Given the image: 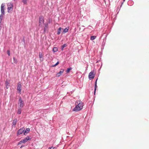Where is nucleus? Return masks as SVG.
Listing matches in <instances>:
<instances>
[{
    "label": "nucleus",
    "instance_id": "6",
    "mask_svg": "<svg viewBox=\"0 0 149 149\" xmlns=\"http://www.w3.org/2000/svg\"><path fill=\"white\" fill-rule=\"evenodd\" d=\"M39 23L40 25V26H42L44 25V18L42 16L40 17H39Z\"/></svg>",
    "mask_w": 149,
    "mask_h": 149
},
{
    "label": "nucleus",
    "instance_id": "25",
    "mask_svg": "<svg viewBox=\"0 0 149 149\" xmlns=\"http://www.w3.org/2000/svg\"><path fill=\"white\" fill-rule=\"evenodd\" d=\"M7 53L9 56H10V51L9 50H7Z\"/></svg>",
    "mask_w": 149,
    "mask_h": 149
},
{
    "label": "nucleus",
    "instance_id": "11",
    "mask_svg": "<svg viewBox=\"0 0 149 149\" xmlns=\"http://www.w3.org/2000/svg\"><path fill=\"white\" fill-rule=\"evenodd\" d=\"M30 131V129L29 128H26L25 130H24V135H26Z\"/></svg>",
    "mask_w": 149,
    "mask_h": 149
},
{
    "label": "nucleus",
    "instance_id": "4",
    "mask_svg": "<svg viewBox=\"0 0 149 149\" xmlns=\"http://www.w3.org/2000/svg\"><path fill=\"white\" fill-rule=\"evenodd\" d=\"M4 6L5 4L4 3H3L2 4L1 6V17H2L3 15H4Z\"/></svg>",
    "mask_w": 149,
    "mask_h": 149
},
{
    "label": "nucleus",
    "instance_id": "10",
    "mask_svg": "<svg viewBox=\"0 0 149 149\" xmlns=\"http://www.w3.org/2000/svg\"><path fill=\"white\" fill-rule=\"evenodd\" d=\"M30 139H31L29 138V137L27 136L26 137L24 138V139L22 140V141L23 143H24L27 142L28 140Z\"/></svg>",
    "mask_w": 149,
    "mask_h": 149
},
{
    "label": "nucleus",
    "instance_id": "13",
    "mask_svg": "<svg viewBox=\"0 0 149 149\" xmlns=\"http://www.w3.org/2000/svg\"><path fill=\"white\" fill-rule=\"evenodd\" d=\"M62 29H63L61 27H59L58 30L57 34L58 35H59L61 33V31Z\"/></svg>",
    "mask_w": 149,
    "mask_h": 149
},
{
    "label": "nucleus",
    "instance_id": "2",
    "mask_svg": "<svg viewBox=\"0 0 149 149\" xmlns=\"http://www.w3.org/2000/svg\"><path fill=\"white\" fill-rule=\"evenodd\" d=\"M18 105V107L20 108H22L24 106V102L21 98L19 99Z\"/></svg>",
    "mask_w": 149,
    "mask_h": 149
},
{
    "label": "nucleus",
    "instance_id": "18",
    "mask_svg": "<svg viewBox=\"0 0 149 149\" xmlns=\"http://www.w3.org/2000/svg\"><path fill=\"white\" fill-rule=\"evenodd\" d=\"M67 45L66 44H64L61 46V50H63V48L66 46Z\"/></svg>",
    "mask_w": 149,
    "mask_h": 149
},
{
    "label": "nucleus",
    "instance_id": "29",
    "mask_svg": "<svg viewBox=\"0 0 149 149\" xmlns=\"http://www.w3.org/2000/svg\"><path fill=\"white\" fill-rule=\"evenodd\" d=\"M13 59H14V60H15V58H13Z\"/></svg>",
    "mask_w": 149,
    "mask_h": 149
},
{
    "label": "nucleus",
    "instance_id": "15",
    "mask_svg": "<svg viewBox=\"0 0 149 149\" xmlns=\"http://www.w3.org/2000/svg\"><path fill=\"white\" fill-rule=\"evenodd\" d=\"M22 108L18 107L17 113L19 114L21 113Z\"/></svg>",
    "mask_w": 149,
    "mask_h": 149
},
{
    "label": "nucleus",
    "instance_id": "16",
    "mask_svg": "<svg viewBox=\"0 0 149 149\" xmlns=\"http://www.w3.org/2000/svg\"><path fill=\"white\" fill-rule=\"evenodd\" d=\"M69 30V28H65L63 30V32L65 33L68 32Z\"/></svg>",
    "mask_w": 149,
    "mask_h": 149
},
{
    "label": "nucleus",
    "instance_id": "19",
    "mask_svg": "<svg viewBox=\"0 0 149 149\" xmlns=\"http://www.w3.org/2000/svg\"><path fill=\"white\" fill-rule=\"evenodd\" d=\"M58 50V49L56 47H54L53 49V51L54 52L57 51Z\"/></svg>",
    "mask_w": 149,
    "mask_h": 149
},
{
    "label": "nucleus",
    "instance_id": "22",
    "mask_svg": "<svg viewBox=\"0 0 149 149\" xmlns=\"http://www.w3.org/2000/svg\"><path fill=\"white\" fill-rule=\"evenodd\" d=\"M72 68H68L66 70V72L67 73L69 72L70 70H72Z\"/></svg>",
    "mask_w": 149,
    "mask_h": 149
},
{
    "label": "nucleus",
    "instance_id": "14",
    "mask_svg": "<svg viewBox=\"0 0 149 149\" xmlns=\"http://www.w3.org/2000/svg\"><path fill=\"white\" fill-rule=\"evenodd\" d=\"M97 79L96 80V81H95V90H94V94L95 95V91H96V88L97 87Z\"/></svg>",
    "mask_w": 149,
    "mask_h": 149
},
{
    "label": "nucleus",
    "instance_id": "17",
    "mask_svg": "<svg viewBox=\"0 0 149 149\" xmlns=\"http://www.w3.org/2000/svg\"><path fill=\"white\" fill-rule=\"evenodd\" d=\"M6 88H9V83L8 82L6 81Z\"/></svg>",
    "mask_w": 149,
    "mask_h": 149
},
{
    "label": "nucleus",
    "instance_id": "23",
    "mask_svg": "<svg viewBox=\"0 0 149 149\" xmlns=\"http://www.w3.org/2000/svg\"><path fill=\"white\" fill-rule=\"evenodd\" d=\"M59 64V62L58 61V62L55 65H52V67H54L57 65Z\"/></svg>",
    "mask_w": 149,
    "mask_h": 149
},
{
    "label": "nucleus",
    "instance_id": "7",
    "mask_svg": "<svg viewBox=\"0 0 149 149\" xmlns=\"http://www.w3.org/2000/svg\"><path fill=\"white\" fill-rule=\"evenodd\" d=\"M21 85L20 83L19 82L18 84L17 90L18 92L21 94Z\"/></svg>",
    "mask_w": 149,
    "mask_h": 149
},
{
    "label": "nucleus",
    "instance_id": "5",
    "mask_svg": "<svg viewBox=\"0 0 149 149\" xmlns=\"http://www.w3.org/2000/svg\"><path fill=\"white\" fill-rule=\"evenodd\" d=\"M95 74L94 72L93 71L91 72L89 74V79L90 80H91L93 79L95 77Z\"/></svg>",
    "mask_w": 149,
    "mask_h": 149
},
{
    "label": "nucleus",
    "instance_id": "21",
    "mask_svg": "<svg viewBox=\"0 0 149 149\" xmlns=\"http://www.w3.org/2000/svg\"><path fill=\"white\" fill-rule=\"evenodd\" d=\"M42 54L41 53H39V58H40V61L42 60Z\"/></svg>",
    "mask_w": 149,
    "mask_h": 149
},
{
    "label": "nucleus",
    "instance_id": "24",
    "mask_svg": "<svg viewBox=\"0 0 149 149\" xmlns=\"http://www.w3.org/2000/svg\"><path fill=\"white\" fill-rule=\"evenodd\" d=\"M48 149H57L55 147H51L48 148Z\"/></svg>",
    "mask_w": 149,
    "mask_h": 149
},
{
    "label": "nucleus",
    "instance_id": "1",
    "mask_svg": "<svg viewBox=\"0 0 149 149\" xmlns=\"http://www.w3.org/2000/svg\"><path fill=\"white\" fill-rule=\"evenodd\" d=\"M75 104L76 106L73 109V111H79L82 109L84 104L82 102L80 101H77L75 103Z\"/></svg>",
    "mask_w": 149,
    "mask_h": 149
},
{
    "label": "nucleus",
    "instance_id": "31",
    "mask_svg": "<svg viewBox=\"0 0 149 149\" xmlns=\"http://www.w3.org/2000/svg\"><path fill=\"white\" fill-rule=\"evenodd\" d=\"M44 31H45V29H44Z\"/></svg>",
    "mask_w": 149,
    "mask_h": 149
},
{
    "label": "nucleus",
    "instance_id": "28",
    "mask_svg": "<svg viewBox=\"0 0 149 149\" xmlns=\"http://www.w3.org/2000/svg\"><path fill=\"white\" fill-rule=\"evenodd\" d=\"M23 146H22L21 147H20V148H22V147H23Z\"/></svg>",
    "mask_w": 149,
    "mask_h": 149
},
{
    "label": "nucleus",
    "instance_id": "26",
    "mask_svg": "<svg viewBox=\"0 0 149 149\" xmlns=\"http://www.w3.org/2000/svg\"><path fill=\"white\" fill-rule=\"evenodd\" d=\"M27 0H22V2L24 3V4H26V1Z\"/></svg>",
    "mask_w": 149,
    "mask_h": 149
},
{
    "label": "nucleus",
    "instance_id": "9",
    "mask_svg": "<svg viewBox=\"0 0 149 149\" xmlns=\"http://www.w3.org/2000/svg\"><path fill=\"white\" fill-rule=\"evenodd\" d=\"M64 70L61 69V70L58 73L56 74V77H60L61 75L64 72Z\"/></svg>",
    "mask_w": 149,
    "mask_h": 149
},
{
    "label": "nucleus",
    "instance_id": "3",
    "mask_svg": "<svg viewBox=\"0 0 149 149\" xmlns=\"http://www.w3.org/2000/svg\"><path fill=\"white\" fill-rule=\"evenodd\" d=\"M8 12H10L12 10L13 5L11 3H8L7 5Z\"/></svg>",
    "mask_w": 149,
    "mask_h": 149
},
{
    "label": "nucleus",
    "instance_id": "20",
    "mask_svg": "<svg viewBox=\"0 0 149 149\" xmlns=\"http://www.w3.org/2000/svg\"><path fill=\"white\" fill-rule=\"evenodd\" d=\"M96 38V36H92L91 38V39L92 40H94Z\"/></svg>",
    "mask_w": 149,
    "mask_h": 149
},
{
    "label": "nucleus",
    "instance_id": "8",
    "mask_svg": "<svg viewBox=\"0 0 149 149\" xmlns=\"http://www.w3.org/2000/svg\"><path fill=\"white\" fill-rule=\"evenodd\" d=\"M24 128H22L20 129L18 131L17 134L18 135L21 134L23 133H24Z\"/></svg>",
    "mask_w": 149,
    "mask_h": 149
},
{
    "label": "nucleus",
    "instance_id": "30",
    "mask_svg": "<svg viewBox=\"0 0 149 149\" xmlns=\"http://www.w3.org/2000/svg\"><path fill=\"white\" fill-rule=\"evenodd\" d=\"M125 0H123V1H125Z\"/></svg>",
    "mask_w": 149,
    "mask_h": 149
},
{
    "label": "nucleus",
    "instance_id": "12",
    "mask_svg": "<svg viewBox=\"0 0 149 149\" xmlns=\"http://www.w3.org/2000/svg\"><path fill=\"white\" fill-rule=\"evenodd\" d=\"M17 122V119H15L13 120V126L15 127L16 124Z\"/></svg>",
    "mask_w": 149,
    "mask_h": 149
},
{
    "label": "nucleus",
    "instance_id": "27",
    "mask_svg": "<svg viewBox=\"0 0 149 149\" xmlns=\"http://www.w3.org/2000/svg\"><path fill=\"white\" fill-rule=\"evenodd\" d=\"M23 143L22 141V140L19 142L18 143V144H21L22 143Z\"/></svg>",
    "mask_w": 149,
    "mask_h": 149
}]
</instances>
